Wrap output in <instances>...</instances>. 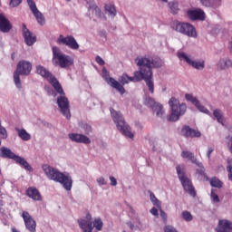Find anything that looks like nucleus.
<instances>
[{"mask_svg":"<svg viewBox=\"0 0 232 232\" xmlns=\"http://www.w3.org/2000/svg\"><path fill=\"white\" fill-rule=\"evenodd\" d=\"M169 7L170 10V14H173L174 15L179 14V3L178 2H169Z\"/></svg>","mask_w":232,"mask_h":232,"instance_id":"37","label":"nucleus"},{"mask_svg":"<svg viewBox=\"0 0 232 232\" xmlns=\"http://www.w3.org/2000/svg\"><path fill=\"white\" fill-rule=\"evenodd\" d=\"M210 186L212 188H218V189H220V188H222L223 186V183L218 178L213 177L212 179H210Z\"/></svg>","mask_w":232,"mask_h":232,"instance_id":"36","label":"nucleus"},{"mask_svg":"<svg viewBox=\"0 0 232 232\" xmlns=\"http://www.w3.org/2000/svg\"><path fill=\"white\" fill-rule=\"evenodd\" d=\"M163 3H168V0H161Z\"/></svg>","mask_w":232,"mask_h":232,"instance_id":"61","label":"nucleus"},{"mask_svg":"<svg viewBox=\"0 0 232 232\" xmlns=\"http://www.w3.org/2000/svg\"><path fill=\"white\" fill-rule=\"evenodd\" d=\"M93 227H95L96 231H102V226H104V223L102 222V219L101 218H96L93 220Z\"/></svg>","mask_w":232,"mask_h":232,"instance_id":"40","label":"nucleus"},{"mask_svg":"<svg viewBox=\"0 0 232 232\" xmlns=\"http://www.w3.org/2000/svg\"><path fill=\"white\" fill-rule=\"evenodd\" d=\"M150 213L151 215H153L154 217H159V210L157 209V208L153 207L151 209H150Z\"/></svg>","mask_w":232,"mask_h":232,"instance_id":"51","label":"nucleus"},{"mask_svg":"<svg viewBox=\"0 0 232 232\" xmlns=\"http://www.w3.org/2000/svg\"><path fill=\"white\" fill-rule=\"evenodd\" d=\"M19 75H21V74L14 71V82L15 84V87L18 90H21L23 88V84L21 83V78L19 77Z\"/></svg>","mask_w":232,"mask_h":232,"instance_id":"38","label":"nucleus"},{"mask_svg":"<svg viewBox=\"0 0 232 232\" xmlns=\"http://www.w3.org/2000/svg\"><path fill=\"white\" fill-rule=\"evenodd\" d=\"M150 200L154 206H157V208H160V200H159L157 197H155V194H150Z\"/></svg>","mask_w":232,"mask_h":232,"instance_id":"45","label":"nucleus"},{"mask_svg":"<svg viewBox=\"0 0 232 232\" xmlns=\"http://www.w3.org/2000/svg\"><path fill=\"white\" fill-rule=\"evenodd\" d=\"M181 133H182V136L186 137L187 139H193V138L198 139L202 135V133H200L199 130L191 129V127L188 125H185L182 127Z\"/></svg>","mask_w":232,"mask_h":232,"instance_id":"22","label":"nucleus"},{"mask_svg":"<svg viewBox=\"0 0 232 232\" xmlns=\"http://www.w3.org/2000/svg\"><path fill=\"white\" fill-rule=\"evenodd\" d=\"M176 171L184 191L188 193L190 197H197V192L195 191V187H193V182H191V179H189V178H188L186 175V165H178L176 167Z\"/></svg>","mask_w":232,"mask_h":232,"instance_id":"6","label":"nucleus"},{"mask_svg":"<svg viewBox=\"0 0 232 232\" xmlns=\"http://www.w3.org/2000/svg\"><path fill=\"white\" fill-rule=\"evenodd\" d=\"M26 2L38 24H40V26H44L46 20L44 19L43 13L37 9V5H35V2L34 0H26Z\"/></svg>","mask_w":232,"mask_h":232,"instance_id":"15","label":"nucleus"},{"mask_svg":"<svg viewBox=\"0 0 232 232\" xmlns=\"http://www.w3.org/2000/svg\"><path fill=\"white\" fill-rule=\"evenodd\" d=\"M0 157L1 159H11L12 160H14L16 164H20V166H22L25 171H29L30 173L34 172V168H32L31 164L28 163L24 158L15 155V153H14L12 150L7 147L0 148Z\"/></svg>","mask_w":232,"mask_h":232,"instance_id":"7","label":"nucleus"},{"mask_svg":"<svg viewBox=\"0 0 232 232\" xmlns=\"http://www.w3.org/2000/svg\"><path fill=\"white\" fill-rule=\"evenodd\" d=\"M53 51V64L54 66H60V68H70V66H73L75 60L73 57L63 53L61 52V49L57 46H53L52 48Z\"/></svg>","mask_w":232,"mask_h":232,"instance_id":"4","label":"nucleus"},{"mask_svg":"<svg viewBox=\"0 0 232 232\" xmlns=\"http://www.w3.org/2000/svg\"><path fill=\"white\" fill-rule=\"evenodd\" d=\"M218 70L224 71L232 68V60L229 57L220 58L217 63Z\"/></svg>","mask_w":232,"mask_h":232,"instance_id":"26","label":"nucleus"},{"mask_svg":"<svg viewBox=\"0 0 232 232\" xmlns=\"http://www.w3.org/2000/svg\"><path fill=\"white\" fill-rule=\"evenodd\" d=\"M96 182H98L99 186H106V179H104V177L98 178Z\"/></svg>","mask_w":232,"mask_h":232,"instance_id":"47","label":"nucleus"},{"mask_svg":"<svg viewBox=\"0 0 232 232\" xmlns=\"http://www.w3.org/2000/svg\"><path fill=\"white\" fill-rule=\"evenodd\" d=\"M105 14L111 17V19H115L117 15V9L113 4H105L104 5Z\"/></svg>","mask_w":232,"mask_h":232,"instance_id":"30","label":"nucleus"},{"mask_svg":"<svg viewBox=\"0 0 232 232\" xmlns=\"http://www.w3.org/2000/svg\"><path fill=\"white\" fill-rule=\"evenodd\" d=\"M127 226H128L130 229H133V227H135V226H134L133 223H131V222H127Z\"/></svg>","mask_w":232,"mask_h":232,"instance_id":"57","label":"nucleus"},{"mask_svg":"<svg viewBox=\"0 0 232 232\" xmlns=\"http://www.w3.org/2000/svg\"><path fill=\"white\" fill-rule=\"evenodd\" d=\"M109 179L111 181V186H117V179H115V177L111 176Z\"/></svg>","mask_w":232,"mask_h":232,"instance_id":"50","label":"nucleus"},{"mask_svg":"<svg viewBox=\"0 0 232 232\" xmlns=\"http://www.w3.org/2000/svg\"><path fill=\"white\" fill-rule=\"evenodd\" d=\"M96 14H97L98 17H100L101 19H102V17L104 16V14L99 8H96Z\"/></svg>","mask_w":232,"mask_h":232,"instance_id":"53","label":"nucleus"},{"mask_svg":"<svg viewBox=\"0 0 232 232\" xmlns=\"http://www.w3.org/2000/svg\"><path fill=\"white\" fill-rule=\"evenodd\" d=\"M95 61H96L97 64H99L100 66H104V64H105L104 60L99 55L96 56Z\"/></svg>","mask_w":232,"mask_h":232,"instance_id":"48","label":"nucleus"},{"mask_svg":"<svg viewBox=\"0 0 232 232\" xmlns=\"http://www.w3.org/2000/svg\"><path fill=\"white\" fill-rule=\"evenodd\" d=\"M111 116L112 118L113 122L116 123L117 129L122 135L128 137V139H133L135 134L131 131V127L126 123L124 121V117H122V113L121 111H115L113 108L110 109Z\"/></svg>","mask_w":232,"mask_h":232,"instance_id":"3","label":"nucleus"},{"mask_svg":"<svg viewBox=\"0 0 232 232\" xmlns=\"http://www.w3.org/2000/svg\"><path fill=\"white\" fill-rule=\"evenodd\" d=\"M160 217L163 220H168V214H166L162 209H160Z\"/></svg>","mask_w":232,"mask_h":232,"instance_id":"52","label":"nucleus"},{"mask_svg":"<svg viewBox=\"0 0 232 232\" xmlns=\"http://www.w3.org/2000/svg\"><path fill=\"white\" fill-rule=\"evenodd\" d=\"M227 179L232 181V159L227 158Z\"/></svg>","mask_w":232,"mask_h":232,"instance_id":"39","label":"nucleus"},{"mask_svg":"<svg viewBox=\"0 0 232 232\" xmlns=\"http://www.w3.org/2000/svg\"><path fill=\"white\" fill-rule=\"evenodd\" d=\"M135 63L140 70L134 72V79L137 82H140V81H145L146 78L151 77V75H153L152 68H160V66H162V60L159 57H138L135 59Z\"/></svg>","mask_w":232,"mask_h":232,"instance_id":"1","label":"nucleus"},{"mask_svg":"<svg viewBox=\"0 0 232 232\" xmlns=\"http://www.w3.org/2000/svg\"><path fill=\"white\" fill-rule=\"evenodd\" d=\"M182 159H188V160H190L192 164H197L198 162V160H197V157H195V154L189 150H183L181 152Z\"/></svg>","mask_w":232,"mask_h":232,"instance_id":"32","label":"nucleus"},{"mask_svg":"<svg viewBox=\"0 0 232 232\" xmlns=\"http://www.w3.org/2000/svg\"><path fill=\"white\" fill-rule=\"evenodd\" d=\"M16 73H19L20 75H24V77H28L30 73H32V63L22 60L20 61L16 65Z\"/></svg>","mask_w":232,"mask_h":232,"instance_id":"18","label":"nucleus"},{"mask_svg":"<svg viewBox=\"0 0 232 232\" xmlns=\"http://www.w3.org/2000/svg\"><path fill=\"white\" fill-rule=\"evenodd\" d=\"M195 164L199 168L196 169V175H198V180H206V179H208V175H206V168H204V164L200 161H198Z\"/></svg>","mask_w":232,"mask_h":232,"instance_id":"28","label":"nucleus"},{"mask_svg":"<svg viewBox=\"0 0 232 232\" xmlns=\"http://www.w3.org/2000/svg\"><path fill=\"white\" fill-rule=\"evenodd\" d=\"M0 139H8V131L6 130V128L3 127L1 118H0Z\"/></svg>","mask_w":232,"mask_h":232,"instance_id":"41","label":"nucleus"},{"mask_svg":"<svg viewBox=\"0 0 232 232\" xmlns=\"http://www.w3.org/2000/svg\"><path fill=\"white\" fill-rule=\"evenodd\" d=\"M216 232H232V222L227 219H220L216 227Z\"/></svg>","mask_w":232,"mask_h":232,"instance_id":"23","label":"nucleus"},{"mask_svg":"<svg viewBox=\"0 0 232 232\" xmlns=\"http://www.w3.org/2000/svg\"><path fill=\"white\" fill-rule=\"evenodd\" d=\"M102 78L104 81L109 84V86H111V88H114V90H117L121 93V95H124L126 93V89L115 78L110 77V73L108 72V70H106V67H103L102 70Z\"/></svg>","mask_w":232,"mask_h":232,"instance_id":"10","label":"nucleus"},{"mask_svg":"<svg viewBox=\"0 0 232 232\" xmlns=\"http://www.w3.org/2000/svg\"><path fill=\"white\" fill-rule=\"evenodd\" d=\"M187 17L190 21H206V13L200 8L188 9Z\"/></svg>","mask_w":232,"mask_h":232,"instance_id":"20","label":"nucleus"},{"mask_svg":"<svg viewBox=\"0 0 232 232\" xmlns=\"http://www.w3.org/2000/svg\"><path fill=\"white\" fill-rule=\"evenodd\" d=\"M169 106L170 107L171 113L168 117V121L170 122H177L186 113V110H188L186 103H180V101L175 97L169 99Z\"/></svg>","mask_w":232,"mask_h":232,"instance_id":"5","label":"nucleus"},{"mask_svg":"<svg viewBox=\"0 0 232 232\" xmlns=\"http://www.w3.org/2000/svg\"><path fill=\"white\" fill-rule=\"evenodd\" d=\"M22 34L24 37V41L27 46H34L35 43H37V36H35L32 32H30V29L26 27L25 24H22Z\"/></svg>","mask_w":232,"mask_h":232,"instance_id":"19","label":"nucleus"},{"mask_svg":"<svg viewBox=\"0 0 232 232\" xmlns=\"http://www.w3.org/2000/svg\"><path fill=\"white\" fill-rule=\"evenodd\" d=\"M185 99L188 102H191V104H193L197 108V110H198V111H201V113H206V115L212 117L213 114H211L209 110H208L202 104H200V101H198L197 97L193 96V94L191 93L185 94Z\"/></svg>","mask_w":232,"mask_h":232,"instance_id":"16","label":"nucleus"},{"mask_svg":"<svg viewBox=\"0 0 232 232\" xmlns=\"http://www.w3.org/2000/svg\"><path fill=\"white\" fill-rule=\"evenodd\" d=\"M177 57L179 59V61H184L187 63V64H189V66L195 68V70H204V68H206V62L204 60H191V58H189V56L184 52H178Z\"/></svg>","mask_w":232,"mask_h":232,"instance_id":"11","label":"nucleus"},{"mask_svg":"<svg viewBox=\"0 0 232 232\" xmlns=\"http://www.w3.org/2000/svg\"><path fill=\"white\" fill-rule=\"evenodd\" d=\"M119 81L122 84L121 86L124 87V84H128L130 82V76H128V74H122Z\"/></svg>","mask_w":232,"mask_h":232,"instance_id":"44","label":"nucleus"},{"mask_svg":"<svg viewBox=\"0 0 232 232\" xmlns=\"http://www.w3.org/2000/svg\"><path fill=\"white\" fill-rule=\"evenodd\" d=\"M123 232H126V230H123Z\"/></svg>","mask_w":232,"mask_h":232,"instance_id":"64","label":"nucleus"},{"mask_svg":"<svg viewBox=\"0 0 232 232\" xmlns=\"http://www.w3.org/2000/svg\"><path fill=\"white\" fill-rule=\"evenodd\" d=\"M56 43L57 44L67 46V48H70L71 50H77L80 47L79 43H77V40H75V37L72 35L64 36L60 34Z\"/></svg>","mask_w":232,"mask_h":232,"instance_id":"14","label":"nucleus"},{"mask_svg":"<svg viewBox=\"0 0 232 232\" xmlns=\"http://www.w3.org/2000/svg\"><path fill=\"white\" fill-rule=\"evenodd\" d=\"M36 73L38 75H41V77H44V79H46L53 88L58 93H61L62 95H64V90L63 89V86L61 85V82H59V80L50 72L43 65H37L36 66Z\"/></svg>","mask_w":232,"mask_h":232,"instance_id":"8","label":"nucleus"},{"mask_svg":"<svg viewBox=\"0 0 232 232\" xmlns=\"http://www.w3.org/2000/svg\"><path fill=\"white\" fill-rule=\"evenodd\" d=\"M79 227L82 232H92L93 223L91 220H86V218H80L77 220Z\"/></svg>","mask_w":232,"mask_h":232,"instance_id":"24","label":"nucleus"},{"mask_svg":"<svg viewBox=\"0 0 232 232\" xmlns=\"http://www.w3.org/2000/svg\"><path fill=\"white\" fill-rule=\"evenodd\" d=\"M68 3H70V1H72V0H66Z\"/></svg>","mask_w":232,"mask_h":232,"instance_id":"62","label":"nucleus"},{"mask_svg":"<svg viewBox=\"0 0 232 232\" xmlns=\"http://www.w3.org/2000/svg\"><path fill=\"white\" fill-rule=\"evenodd\" d=\"M213 151H215V148H213V147H208V151H207L208 159H211V153H213Z\"/></svg>","mask_w":232,"mask_h":232,"instance_id":"49","label":"nucleus"},{"mask_svg":"<svg viewBox=\"0 0 232 232\" xmlns=\"http://www.w3.org/2000/svg\"><path fill=\"white\" fill-rule=\"evenodd\" d=\"M44 89L49 93V95H52V90L50 89V86H45Z\"/></svg>","mask_w":232,"mask_h":232,"instance_id":"56","label":"nucleus"},{"mask_svg":"<svg viewBox=\"0 0 232 232\" xmlns=\"http://www.w3.org/2000/svg\"><path fill=\"white\" fill-rule=\"evenodd\" d=\"M229 141H228V148L230 151L232 152V136H228Z\"/></svg>","mask_w":232,"mask_h":232,"instance_id":"54","label":"nucleus"},{"mask_svg":"<svg viewBox=\"0 0 232 232\" xmlns=\"http://www.w3.org/2000/svg\"><path fill=\"white\" fill-rule=\"evenodd\" d=\"M144 104L145 106H148V108H150L156 116L160 118L164 116V106H162V104L160 102H155V99L151 97H146L144 100Z\"/></svg>","mask_w":232,"mask_h":232,"instance_id":"13","label":"nucleus"},{"mask_svg":"<svg viewBox=\"0 0 232 232\" xmlns=\"http://www.w3.org/2000/svg\"><path fill=\"white\" fill-rule=\"evenodd\" d=\"M15 131H17L18 133V137L22 140H24V141H28L30 140V139H32V136L30 135V133H28L26 131V130L24 129H19V128H15L14 129Z\"/></svg>","mask_w":232,"mask_h":232,"instance_id":"33","label":"nucleus"},{"mask_svg":"<svg viewBox=\"0 0 232 232\" xmlns=\"http://www.w3.org/2000/svg\"><path fill=\"white\" fill-rule=\"evenodd\" d=\"M11 30L12 24L10 23V20L5 15L0 14V32H3V34H8Z\"/></svg>","mask_w":232,"mask_h":232,"instance_id":"25","label":"nucleus"},{"mask_svg":"<svg viewBox=\"0 0 232 232\" xmlns=\"http://www.w3.org/2000/svg\"><path fill=\"white\" fill-rule=\"evenodd\" d=\"M210 198H211L212 202H215L216 204H218V202H220V198H218V195H217V193H215V188L211 189Z\"/></svg>","mask_w":232,"mask_h":232,"instance_id":"43","label":"nucleus"},{"mask_svg":"<svg viewBox=\"0 0 232 232\" xmlns=\"http://www.w3.org/2000/svg\"><path fill=\"white\" fill-rule=\"evenodd\" d=\"M144 82L146 83V86H147L150 93L154 94L155 93V82L153 81V74L146 77Z\"/></svg>","mask_w":232,"mask_h":232,"instance_id":"31","label":"nucleus"},{"mask_svg":"<svg viewBox=\"0 0 232 232\" xmlns=\"http://www.w3.org/2000/svg\"><path fill=\"white\" fill-rule=\"evenodd\" d=\"M85 220H91L92 221V215L87 214L86 215V219Z\"/></svg>","mask_w":232,"mask_h":232,"instance_id":"58","label":"nucleus"},{"mask_svg":"<svg viewBox=\"0 0 232 232\" xmlns=\"http://www.w3.org/2000/svg\"><path fill=\"white\" fill-rule=\"evenodd\" d=\"M129 82H137V80L135 79V76H133V77L129 76Z\"/></svg>","mask_w":232,"mask_h":232,"instance_id":"55","label":"nucleus"},{"mask_svg":"<svg viewBox=\"0 0 232 232\" xmlns=\"http://www.w3.org/2000/svg\"><path fill=\"white\" fill-rule=\"evenodd\" d=\"M79 128H81L82 130H83L85 135H90V133H92V131H93L92 125H90L88 122L86 121H80L78 123Z\"/></svg>","mask_w":232,"mask_h":232,"instance_id":"35","label":"nucleus"},{"mask_svg":"<svg viewBox=\"0 0 232 232\" xmlns=\"http://www.w3.org/2000/svg\"><path fill=\"white\" fill-rule=\"evenodd\" d=\"M228 131H230V133H232V127H228Z\"/></svg>","mask_w":232,"mask_h":232,"instance_id":"60","label":"nucleus"},{"mask_svg":"<svg viewBox=\"0 0 232 232\" xmlns=\"http://www.w3.org/2000/svg\"><path fill=\"white\" fill-rule=\"evenodd\" d=\"M181 217L183 219H185L186 222H191L193 220V216L191 215V212L185 210L181 213Z\"/></svg>","mask_w":232,"mask_h":232,"instance_id":"42","label":"nucleus"},{"mask_svg":"<svg viewBox=\"0 0 232 232\" xmlns=\"http://www.w3.org/2000/svg\"><path fill=\"white\" fill-rule=\"evenodd\" d=\"M11 231H12V232H21V231L17 230L15 227H13V228L11 229Z\"/></svg>","mask_w":232,"mask_h":232,"instance_id":"59","label":"nucleus"},{"mask_svg":"<svg viewBox=\"0 0 232 232\" xmlns=\"http://www.w3.org/2000/svg\"><path fill=\"white\" fill-rule=\"evenodd\" d=\"M21 3H23V0H10L9 5L12 8H17Z\"/></svg>","mask_w":232,"mask_h":232,"instance_id":"46","label":"nucleus"},{"mask_svg":"<svg viewBox=\"0 0 232 232\" xmlns=\"http://www.w3.org/2000/svg\"><path fill=\"white\" fill-rule=\"evenodd\" d=\"M26 195L33 200H42L41 193H39V190L34 187L27 188Z\"/></svg>","mask_w":232,"mask_h":232,"instance_id":"29","label":"nucleus"},{"mask_svg":"<svg viewBox=\"0 0 232 232\" xmlns=\"http://www.w3.org/2000/svg\"><path fill=\"white\" fill-rule=\"evenodd\" d=\"M0 175H1V168H0Z\"/></svg>","mask_w":232,"mask_h":232,"instance_id":"63","label":"nucleus"},{"mask_svg":"<svg viewBox=\"0 0 232 232\" xmlns=\"http://www.w3.org/2000/svg\"><path fill=\"white\" fill-rule=\"evenodd\" d=\"M68 138L72 142H76L77 144H92V140L84 134L72 132L68 134Z\"/></svg>","mask_w":232,"mask_h":232,"instance_id":"21","label":"nucleus"},{"mask_svg":"<svg viewBox=\"0 0 232 232\" xmlns=\"http://www.w3.org/2000/svg\"><path fill=\"white\" fill-rule=\"evenodd\" d=\"M213 116L217 119L218 122L224 126V113H222V110L215 109L213 111Z\"/></svg>","mask_w":232,"mask_h":232,"instance_id":"34","label":"nucleus"},{"mask_svg":"<svg viewBox=\"0 0 232 232\" xmlns=\"http://www.w3.org/2000/svg\"><path fill=\"white\" fill-rule=\"evenodd\" d=\"M200 4L205 6V8H220L222 6V0H200Z\"/></svg>","mask_w":232,"mask_h":232,"instance_id":"27","label":"nucleus"},{"mask_svg":"<svg viewBox=\"0 0 232 232\" xmlns=\"http://www.w3.org/2000/svg\"><path fill=\"white\" fill-rule=\"evenodd\" d=\"M42 169L44 175L49 179V180H53L54 182H59L66 191H72L73 186V179L68 172H61L59 169L44 164L42 166Z\"/></svg>","mask_w":232,"mask_h":232,"instance_id":"2","label":"nucleus"},{"mask_svg":"<svg viewBox=\"0 0 232 232\" xmlns=\"http://www.w3.org/2000/svg\"><path fill=\"white\" fill-rule=\"evenodd\" d=\"M60 96L57 97V105L60 109L61 113L65 117L66 119L70 120L72 119V114L70 113V102L68 101V98H66L65 93L63 92V94L59 93Z\"/></svg>","mask_w":232,"mask_h":232,"instance_id":"12","label":"nucleus"},{"mask_svg":"<svg viewBox=\"0 0 232 232\" xmlns=\"http://www.w3.org/2000/svg\"><path fill=\"white\" fill-rule=\"evenodd\" d=\"M22 218L24 222L25 229L29 232H35L37 228V223L35 219L30 215L28 211H24L22 213Z\"/></svg>","mask_w":232,"mask_h":232,"instance_id":"17","label":"nucleus"},{"mask_svg":"<svg viewBox=\"0 0 232 232\" xmlns=\"http://www.w3.org/2000/svg\"><path fill=\"white\" fill-rule=\"evenodd\" d=\"M172 29L179 34H182L183 35H187V37L197 38V30L195 26L189 23H182L176 21L172 24Z\"/></svg>","mask_w":232,"mask_h":232,"instance_id":"9","label":"nucleus"}]
</instances>
